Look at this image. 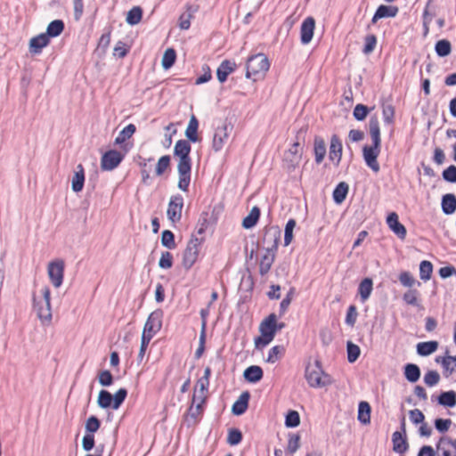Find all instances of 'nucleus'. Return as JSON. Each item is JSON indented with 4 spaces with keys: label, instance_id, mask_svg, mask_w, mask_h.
I'll return each mask as SVG.
<instances>
[{
    "label": "nucleus",
    "instance_id": "obj_1",
    "mask_svg": "<svg viewBox=\"0 0 456 456\" xmlns=\"http://www.w3.org/2000/svg\"><path fill=\"white\" fill-rule=\"evenodd\" d=\"M191 145L185 140L176 142L174 149V155L178 159V188L183 191H188L191 183V162L189 157Z\"/></svg>",
    "mask_w": 456,
    "mask_h": 456
},
{
    "label": "nucleus",
    "instance_id": "obj_2",
    "mask_svg": "<svg viewBox=\"0 0 456 456\" xmlns=\"http://www.w3.org/2000/svg\"><path fill=\"white\" fill-rule=\"evenodd\" d=\"M370 134L371 137L372 144L365 145L362 148V156L366 165L375 173L380 169L379 164L377 160L380 153V130L377 118H371L369 122Z\"/></svg>",
    "mask_w": 456,
    "mask_h": 456
},
{
    "label": "nucleus",
    "instance_id": "obj_3",
    "mask_svg": "<svg viewBox=\"0 0 456 456\" xmlns=\"http://www.w3.org/2000/svg\"><path fill=\"white\" fill-rule=\"evenodd\" d=\"M280 237L281 232L277 227H271L265 232L263 241L267 244V247L265 248L259 263V273L262 276L268 273L274 262Z\"/></svg>",
    "mask_w": 456,
    "mask_h": 456
},
{
    "label": "nucleus",
    "instance_id": "obj_4",
    "mask_svg": "<svg viewBox=\"0 0 456 456\" xmlns=\"http://www.w3.org/2000/svg\"><path fill=\"white\" fill-rule=\"evenodd\" d=\"M33 308L43 325L52 322L51 290L49 287L41 288L37 294L33 296Z\"/></svg>",
    "mask_w": 456,
    "mask_h": 456
},
{
    "label": "nucleus",
    "instance_id": "obj_5",
    "mask_svg": "<svg viewBox=\"0 0 456 456\" xmlns=\"http://www.w3.org/2000/svg\"><path fill=\"white\" fill-rule=\"evenodd\" d=\"M305 378L311 387L322 388L333 383L331 377L326 373L321 365L320 361L315 360L309 363L305 371Z\"/></svg>",
    "mask_w": 456,
    "mask_h": 456
},
{
    "label": "nucleus",
    "instance_id": "obj_6",
    "mask_svg": "<svg viewBox=\"0 0 456 456\" xmlns=\"http://www.w3.org/2000/svg\"><path fill=\"white\" fill-rule=\"evenodd\" d=\"M270 62L264 53L249 57L246 62V77L254 81L263 78L269 70Z\"/></svg>",
    "mask_w": 456,
    "mask_h": 456
},
{
    "label": "nucleus",
    "instance_id": "obj_7",
    "mask_svg": "<svg viewBox=\"0 0 456 456\" xmlns=\"http://www.w3.org/2000/svg\"><path fill=\"white\" fill-rule=\"evenodd\" d=\"M260 336L255 338L254 345L256 349L262 350L268 346L274 338L276 331L273 327V314L264 319L259 325Z\"/></svg>",
    "mask_w": 456,
    "mask_h": 456
},
{
    "label": "nucleus",
    "instance_id": "obj_8",
    "mask_svg": "<svg viewBox=\"0 0 456 456\" xmlns=\"http://www.w3.org/2000/svg\"><path fill=\"white\" fill-rule=\"evenodd\" d=\"M162 317L163 313L161 310H157L152 312L143 327L142 338H146L148 340H151V338L160 330L162 326Z\"/></svg>",
    "mask_w": 456,
    "mask_h": 456
},
{
    "label": "nucleus",
    "instance_id": "obj_9",
    "mask_svg": "<svg viewBox=\"0 0 456 456\" xmlns=\"http://www.w3.org/2000/svg\"><path fill=\"white\" fill-rule=\"evenodd\" d=\"M208 386H206L204 380L202 384H196L190 408L191 416L195 417L200 413L202 405L205 403L208 397Z\"/></svg>",
    "mask_w": 456,
    "mask_h": 456
},
{
    "label": "nucleus",
    "instance_id": "obj_10",
    "mask_svg": "<svg viewBox=\"0 0 456 456\" xmlns=\"http://www.w3.org/2000/svg\"><path fill=\"white\" fill-rule=\"evenodd\" d=\"M232 131V126L225 122L216 127L212 140V148L215 151H220L224 147Z\"/></svg>",
    "mask_w": 456,
    "mask_h": 456
},
{
    "label": "nucleus",
    "instance_id": "obj_11",
    "mask_svg": "<svg viewBox=\"0 0 456 456\" xmlns=\"http://www.w3.org/2000/svg\"><path fill=\"white\" fill-rule=\"evenodd\" d=\"M64 267L65 264L61 259H56L48 264V277L54 288H60L63 282Z\"/></svg>",
    "mask_w": 456,
    "mask_h": 456
},
{
    "label": "nucleus",
    "instance_id": "obj_12",
    "mask_svg": "<svg viewBox=\"0 0 456 456\" xmlns=\"http://www.w3.org/2000/svg\"><path fill=\"white\" fill-rule=\"evenodd\" d=\"M200 249V242L199 239H191L184 250L183 256V265L186 269H190L197 261Z\"/></svg>",
    "mask_w": 456,
    "mask_h": 456
},
{
    "label": "nucleus",
    "instance_id": "obj_13",
    "mask_svg": "<svg viewBox=\"0 0 456 456\" xmlns=\"http://www.w3.org/2000/svg\"><path fill=\"white\" fill-rule=\"evenodd\" d=\"M183 208V198L181 195H173L170 198L167 216L172 224L178 223L182 218V211Z\"/></svg>",
    "mask_w": 456,
    "mask_h": 456
},
{
    "label": "nucleus",
    "instance_id": "obj_14",
    "mask_svg": "<svg viewBox=\"0 0 456 456\" xmlns=\"http://www.w3.org/2000/svg\"><path fill=\"white\" fill-rule=\"evenodd\" d=\"M124 156L117 151H109L103 154L101 159V167L103 170L110 171L116 168L122 161Z\"/></svg>",
    "mask_w": 456,
    "mask_h": 456
},
{
    "label": "nucleus",
    "instance_id": "obj_15",
    "mask_svg": "<svg viewBox=\"0 0 456 456\" xmlns=\"http://www.w3.org/2000/svg\"><path fill=\"white\" fill-rule=\"evenodd\" d=\"M315 20L313 17L304 20L300 27V41L302 45H308L314 37Z\"/></svg>",
    "mask_w": 456,
    "mask_h": 456
},
{
    "label": "nucleus",
    "instance_id": "obj_16",
    "mask_svg": "<svg viewBox=\"0 0 456 456\" xmlns=\"http://www.w3.org/2000/svg\"><path fill=\"white\" fill-rule=\"evenodd\" d=\"M342 142L337 135H333L330 140L329 159L335 165L338 166L342 157Z\"/></svg>",
    "mask_w": 456,
    "mask_h": 456
},
{
    "label": "nucleus",
    "instance_id": "obj_17",
    "mask_svg": "<svg viewBox=\"0 0 456 456\" xmlns=\"http://www.w3.org/2000/svg\"><path fill=\"white\" fill-rule=\"evenodd\" d=\"M388 227L402 240L406 237V228L399 222L398 215L392 212L387 218Z\"/></svg>",
    "mask_w": 456,
    "mask_h": 456
},
{
    "label": "nucleus",
    "instance_id": "obj_18",
    "mask_svg": "<svg viewBox=\"0 0 456 456\" xmlns=\"http://www.w3.org/2000/svg\"><path fill=\"white\" fill-rule=\"evenodd\" d=\"M284 160L289 164V167L295 168L299 165L301 160L300 145L295 142L284 154Z\"/></svg>",
    "mask_w": 456,
    "mask_h": 456
},
{
    "label": "nucleus",
    "instance_id": "obj_19",
    "mask_svg": "<svg viewBox=\"0 0 456 456\" xmlns=\"http://www.w3.org/2000/svg\"><path fill=\"white\" fill-rule=\"evenodd\" d=\"M49 44V38L47 35L42 33L37 37H34L29 41V51L34 54L41 53L42 49Z\"/></svg>",
    "mask_w": 456,
    "mask_h": 456
},
{
    "label": "nucleus",
    "instance_id": "obj_20",
    "mask_svg": "<svg viewBox=\"0 0 456 456\" xmlns=\"http://www.w3.org/2000/svg\"><path fill=\"white\" fill-rule=\"evenodd\" d=\"M85 183V171L81 164L77 165L71 180V188L74 192L83 190Z\"/></svg>",
    "mask_w": 456,
    "mask_h": 456
},
{
    "label": "nucleus",
    "instance_id": "obj_21",
    "mask_svg": "<svg viewBox=\"0 0 456 456\" xmlns=\"http://www.w3.org/2000/svg\"><path fill=\"white\" fill-rule=\"evenodd\" d=\"M235 68L236 63L234 61L228 60L222 61L216 70V76L219 82L224 83L227 79L228 75L234 71Z\"/></svg>",
    "mask_w": 456,
    "mask_h": 456
},
{
    "label": "nucleus",
    "instance_id": "obj_22",
    "mask_svg": "<svg viewBox=\"0 0 456 456\" xmlns=\"http://www.w3.org/2000/svg\"><path fill=\"white\" fill-rule=\"evenodd\" d=\"M436 361L443 366L444 376L449 377L456 371V355L444 357L439 356L436 357Z\"/></svg>",
    "mask_w": 456,
    "mask_h": 456
},
{
    "label": "nucleus",
    "instance_id": "obj_23",
    "mask_svg": "<svg viewBox=\"0 0 456 456\" xmlns=\"http://www.w3.org/2000/svg\"><path fill=\"white\" fill-rule=\"evenodd\" d=\"M398 12V8L392 5H380L377 9L371 22L376 23L378 20L382 18L395 17Z\"/></svg>",
    "mask_w": 456,
    "mask_h": 456
},
{
    "label": "nucleus",
    "instance_id": "obj_24",
    "mask_svg": "<svg viewBox=\"0 0 456 456\" xmlns=\"http://www.w3.org/2000/svg\"><path fill=\"white\" fill-rule=\"evenodd\" d=\"M198 128H199V121L194 115H191L185 130V136L189 141L192 142H197L200 141V137L198 135Z\"/></svg>",
    "mask_w": 456,
    "mask_h": 456
},
{
    "label": "nucleus",
    "instance_id": "obj_25",
    "mask_svg": "<svg viewBox=\"0 0 456 456\" xmlns=\"http://www.w3.org/2000/svg\"><path fill=\"white\" fill-rule=\"evenodd\" d=\"M393 450L397 453H403L408 449V444L405 436L399 431H395L392 436Z\"/></svg>",
    "mask_w": 456,
    "mask_h": 456
},
{
    "label": "nucleus",
    "instance_id": "obj_26",
    "mask_svg": "<svg viewBox=\"0 0 456 456\" xmlns=\"http://www.w3.org/2000/svg\"><path fill=\"white\" fill-rule=\"evenodd\" d=\"M248 399L249 394L248 392L242 393L232 407V413L238 416L243 414L248 408Z\"/></svg>",
    "mask_w": 456,
    "mask_h": 456
},
{
    "label": "nucleus",
    "instance_id": "obj_27",
    "mask_svg": "<svg viewBox=\"0 0 456 456\" xmlns=\"http://www.w3.org/2000/svg\"><path fill=\"white\" fill-rule=\"evenodd\" d=\"M440 405L449 408L456 406V392L453 390L443 392L437 398Z\"/></svg>",
    "mask_w": 456,
    "mask_h": 456
},
{
    "label": "nucleus",
    "instance_id": "obj_28",
    "mask_svg": "<svg viewBox=\"0 0 456 456\" xmlns=\"http://www.w3.org/2000/svg\"><path fill=\"white\" fill-rule=\"evenodd\" d=\"M314 151L316 163H322L326 155V144L322 138L315 137L314 143Z\"/></svg>",
    "mask_w": 456,
    "mask_h": 456
},
{
    "label": "nucleus",
    "instance_id": "obj_29",
    "mask_svg": "<svg viewBox=\"0 0 456 456\" xmlns=\"http://www.w3.org/2000/svg\"><path fill=\"white\" fill-rule=\"evenodd\" d=\"M243 376L248 382L256 383L263 378V370L259 366L252 365L244 370Z\"/></svg>",
    "mask_w": 456,
    "mask_h": 456
},
{
    "label": "nucleus",
    "instance_id": "obj_30",
    "mask_svg": "<svg viewBox=\"0 0 456 456\" xmlns=\"http://www.w3.org/2000/svg\"><path fill=\"white\" fill-rule=\"evenodd\" d=\"M370 406L367 402H361L358 405V420L364 425L370 422Z\"/></svg>",
    "mask_w": 456,
    "mask_h": 456
},
{
    "label": "nucleus",
    "instance_id": "obj_31",
    "mask_svg": "<svg viewBox=\"0 0 456 456\" xmlns=\"http://www.w3.org/2000/svg\"><path fill=\"white\" fill-rule=\"evenodd\" d=\"M372 289L373 282L371 279L365 278L361 281L358 288V292L362 302L366 301L370 297Z\"/></svg>",
    "mask_w": 456,
    "mask_h": 456
},
{
    "label": "nucleus",
    "instance_id": "obj_32",
    "mask_svg": "<svg viewBox=\"0 0 456 456\" xmlns=\"http://www.w3.org/2000/svg\"><path fill=\"white\" fill-rule=\"evenodd\" d=\"M442 209L444 214L451 215L456 210V197L453 194H445L442 199Z\"/></svg>",
    "mask_w": 456,
    "mask_h": 456
},
{
    "label": "nucleus",
    "instance_id": "obj_33",
    "mask_svg": "<svg viewBox=\"0 0 456 456\" xmlns=\"http://www.w3.org/2000/svg\"><path fill=\"white\" fill-rule=\"evenodd\" d=\"M437 347L436 341L420 342L417 345V353L419 355L427 356L436 352Z\"/></svg>",
    "mask_w": 456,
    "mask_h": 456
},
{
    "label": "nucleus",
    "instance_id": "obj_34",
    "mask_svg": "<svg viewBox=\"0 0 456 456\" xmlns=\"http://www.w3.org/2000/svg\"><path fill=\"white\" fill-rule=\"evenodd\" d=\"M64 29V23L61 20H55L50 22L47 26L46 32L48 38L55 37L61 34Z\"/></svg>",
    "mask_w": 456,
    "mask_h": 456
},
{
    "label": "nucleus",
    "instance_id": "obj_35",
    "mask_svg": "<svg viewBox=\"0 0 456 456\" xmlns=\"http://www.w3.org/2000/svg\"><path fill=\"white\" fill-rule=\"evenodd\" d=\"M404 376L409 382L414 383L420 377V370L416 364L408 363L404 367Z\"/></svg>",
    "mask_w": 456,
    "mask_h": 456
},
{
    "label": "nucleus",
    "instance_id": "obj_36",
    "mask_svg": "<svg viewBox=\"0 0 456 456\" xmlns=\"http://www.w3.org/2000/svg\"><path fill=\"white\" fill-rule=\"evenodd\" d=\"M260 210L257 207H253L249 214L243 219L242 226L246 229L254 227L259 218Z\"/></svg>",
    "mask_w": 456,
    "mask_h": 456
},
{
    "label": "nucleus",
    "instance_id": "obj_37",
    "mask_svg": "<svg viewBox=\"0 0 456 456\" xmlns=\"http://www.w3.org/2000/svg\"><path fill=\"white\" fill-rule=\"evenodd\" d=\"M284 353L285 347L283 346H274L269 350L265 362L268 363H275L282 357Z\"/></svg>",
    "mask_w": 456,
    "mask_h": 456
},
{
    "label": "nucleus",
    "instance_id": "obj_38",
    "mask_svg": "<svg viewBox=\"0 0 456 456\" xmlns=\"http://www.w3.org/2000/svg\"><path fill=\"white\" fill-rule=\"evenodd\" d=\"M136 128L135 126L133 124L127 125L126 127H124L118 136L115 139V144H122L124 143L127 139L132 137V135L134 134Z\"/></svg>",
    "mask_w": 456,
    "mask_h": 456
},
{
    "label": "nucleus",
    "instance_id": "obj_39",
    "mask_svg": "<svg viewBox=\"0 0 456 456\" xmlns=\"http://www.w3.org/2000/svg\"><path fill=\"white\" fill-rule=\"evenodd\" d=\"M348 192V185L346 183H340L333 191V200L336 203H342Z\"/></svg>",
    "mask_w": 456,
    "mask_h": 456
},
{
    "label": "nucleus",
    "instance_id": "obj_40",
    "mask_svg": "<svg viewBox=\"0 0 456 456\" xmlns=\"http://www.w3.org/2000/svg\"><path fill=\"white\" fill-rule=\"evenodd\" d=\"M176 59V53L175 51L173 48H168L165 51L162 60H161V65L164 69H170Z\"/></svg>",
    "mask_w": 456,
    "mask_h": 456
},
{
    "label": "nucleus",
    "instance_id": "obj_41",
    "mask_svg": "<svg viewBox=\"0 0 456 456\" xmlns=\"http://www.w3.org/2000/svg\"><path fill=\"white\" fill-rule=\"evenodd\" d=\"M436 53L440 57L448 56L452 51L451 43L446 39H442L436 42L435 46Z\"/></svg>",
    "mask_w": 456,
    "mask_h": 456
},
{
    "label": "nucleus",
    "instance_id": "obj_42",
    "mask_svg": "<svg viewBox=\"0 0 456 456\" xmlns=\"http://www.w3.org/2000/svg\"><path fill=\"white\" fill-rule=\"evenodd\" d=\"M97 403L102 409L112 407V395L106 390H101L98 395Z\"/></svg>",
    "mask_w": 456,
    "mask_h": 456
},
{
    "label": "nucleus",
    "instance_id": "obj_43",
    "mask_svg": "<svg viewBox=\"0 0 456 456\" xmlns=\"http://www.w3.org/2000/svg\"><path fill=\"white\" fill-rule=\"evenodd\" d=\"M142 9L138 6L132 8L126 15V22L129 25H136L142 20Z\"/></svg>",
    "mask_w": 456,
    "mask_h": 456
},
{
    "label": "nucleus",
    "instance_id": "obj_44",
    "mask_svg": "<svg viewBox=\"0 0 456 456\" xmlns=\"http://www.w3.org/2000/svg\"><path fill=\"white\" fill-rule=\"evenodd\" d=\"M433 272V265L429 261H422L419 265V276L424 281H428Z\"/></svg>",
    "mask_w": 456,
    "mask_h": 456
},
{
    "label": "nucleus",
    "instance_id": "obj_45",
    "mask_svg": "<svg viewBox=\"0 0 456 456\" xmlns=\"http://www.w3.org/2000/svg\"><path fill=\"white\" fill-rule=\"evenodd\" d=\"M296 227V221L294 219H289L285 226L284 231V245L289 246L293 240V231Z\"/></svg>",
    "mask_w": 456,
    "mask_h": 456
},
{
    "label": "nucleus",
    "instance_id": "obj_46",
    "mask_svg": "<svg viewBox=\"0 0 456 456\" xmlns=\"http://www.w3.org/2000/svg\"><path fill=\"white\" fill-rule=\"evenodd\" d=\"M300 424V416L297 411H289L286 415L285 426L287 428H296Z\"/></svg>",
    "mask_w": 456,
    "mask_h": 456
},
{
    "label": "nucleus",
    "instance_id": "obj_47",
    "mask_svg": "<svg viewBox=\"0 0 456 456\" xmlns=\"http://www.w3.org/2000/svg\"><path fill=\"white\" fill-rule=\"evenodd\" d=\"M300 447V436L296 434L289 435L287 452L290 454L295 453Z\"/></svg>",
    "mask_w": 456,
    "mask_h": 456
},
{
    "label": "nucleus",
    "instance_id": "obj_48",
    "mask_svg": "<svg viewBox=\"0 0 456 456\" xmlns=\"http://www.w3.org/2000/svg\"><path fill=\"white\" fill-rule=\"evenodd\" d=\"M127 395V391L125 388L118 389L114 395H112V408L117 410L125 401Z\"/></svg>",
    "mask_w": 456,
    "mask_h": 456
},
{
    "label": "nucleus",
    "instance_id": "obj_49",
    "mask_svg": "<svg viewBox=\"0 0 456 456\" xmlns=\"http://www.w3.org/2000/svg\"><path fill=\"white\" fill-rule=\"evenodd\" d=\"M347 359L349 362H354L360 355V347L352 342H347Z\"/></svg>",
    "mask_w": 456,
    "mask_h": 456
},
{
    "label": "nucleus",
    "instance_id": "obj_50",
    "mask_svg": "<svg viewBox=\"0 0 456 456\" xmlns=\"http://www.w3.org/2000/svg\"><path fill=\"white\" fill-rule=\"evenodd\" d=\"M161 243L169 249L174 248L175 243L173 232L168 230L164 231L161 235Z\"/></svg>",
    "mask_w": 456,
    "mask_h": 456
},
{
    "label": "nucleus",
    "instance_id": "obj_51",
    "mask_svg": "<svg viewBox=\"0 0 456 456\" xmlns=\"http://www.w3.org/2000/svg\"><path fill=\"white\" fill-rule=\"evenodd\" d=\"M242 440V434L239 429L232 428L228 432L227 442L230 445H237Z\"/></svg>",
    "mask_w": 456,
    "mask_h": 456
},
{
    "label": "nucleus",
    "instance_id": "obj_52",
    "mask_svg": "<svg viewBox=\"0 0 456 456\" xmlns=\"http://www.w3.org/2000/svg\"><path fill=\"white\" fill-rule=\"evenodd\" d=\"M169 165H170V157L167 155L162 156L157 163L156 169H155L156 175H161L167 169Z\"/></svg>",
    "mask_w": 456,
    "mask_h": 456
},
{
    "label": "nucleus",
    "instance_id": "obj_53",
    "mask_svg": "<svg viewBox=\"0 0 456 456\" xmlns=\"http://www.w3.org/2000/svg\"><path fill=\"white\" fill-rule=\"evenodd\" d=\"M450 448L451 452H456V439L448 436H442L436 444V448Z\"/></svg>",
    "mask_w": 456,
    "mask_h": 456
},
{
    "label": "nucleus",
    "instance_id": "obj_54",
    "mask_svg": "<svg viewBox=\"0 0 456 456\" xmlns=\"http://www.w3.org/2000/svg\"><path fill=\"white\" fill-rule=\"evenodd\" d=\"M440 380V375L436 370H429L424 376V382L428 387L436 386Z\"/></svg>",
    "mask_w": 456,
    "mask_h": 456
},
{
    "label": "nucleus",
    "instance_id": "obj_55",
    "mask_svg": "<svg viewBox=\"0 0 456 456\" xmlns=\"http://www.w3.org/2000/svg\"><path fill=\"white\" fill-rule=\"evenodd\" d=\"M173 265V256L171 253L166 251L161 254L160 259L159 261V265L163 269H169Z\"/></svg>",
    "mask_w": 456,
    "mask_h": 456
},
{
    "label": "nucleus",
    "instance_id": "obj_56",
    "mask_svg": "<svg viewBox=\"0 0 456 456\" xmlns=\"http://www.w3.org/2000/svg\"><path fill=\"white\" fill-rule=\"evenodd\" d=\"M368 112L369 110L365 105L357 104L354 109L353 115L355 119L362 121L367 117Z\"/></svg>",
    "mask_w": 456,
    "mask_h": 456
},
{
    "label": "nucleus",
    "instance_id": "obj_57",
    "mask_svg": "<svg viewBox=\"0 0 456 456\" xmlns=\"http://www.w3.org/2000/svg\"><path fill=\"white\" fill-rule=\"evenodd\" d=\"M86 430L88 433H94L100 428V420L95 416H91L86 422Z\"/></svg>",
    "mask_w": 456,
    "mask_h": 456
},
{
    "label": "nucleus",
    "instance_id": "obj_58",
    "mask_svg": "<svg viewBox=\"0 0 456 456\" xmlns=\"http://www.w3.org/2000/svg\"><path fill=\"white\" fill-rule=\"evenodd\" d=\"M409 418H410V420L414 425H419V424L422 423L425 419L424 414L419 409L411 410L409 411Z\"/></svg>",
    "mask_w": 456,
    "mask_h": 456
},
{
    "label": "nucleus",
    "instance_id": "obj_59",
    "mask_svg": "<svg viewBox=\"0 0 456 456\" xmlns=\"http://www.w3.org/2000/svg\"><path fill=\"white\" fill-rule=\"evenodd\" d=\"M376 44H377V39L374 35H370V36L366 37L363 53L365 54L370 53L374 50Z\"/></svg>",
    "mask_w": 456,
    "mask_h": 456
},
{
    "label": "nucleus",
    "instance_id": "obj_60",
    "mask_svg": "<svg viewBox=\"0 0 456 456\" xmlns=\"http://www.w3.org/2000/svg\"><path fill=\"white\" fill-rule=\"evenodd\" d=\"M403 300L411 305H416L418 304V291L415 289L408 290L403 295Z\"/></svg>",
    "mask_w": 456,
    "mask_h": 456
},
{
    "label": "nucleus",
    "instance_id": "obj_61",
    "mask_svg": "<svg viewBox=\"0 0 456 456\" xmlns=\"http://www.w3.org/2000/svg\"><path fill=\"white\" fill-rule=\"evenodd\" d=\"M113 378L109 370H102L99 374V383L103 387H108L112 384Z\"/></svg>",
    "mask_w": 456,
    "mask_h": 456
},
{
    "label": "nucleus",
    "instance_id": "obj_62",
    "mask_svg": "<svg viewBox=\"0 0 456 456\" xmlns=\"http://www.w3.org/2000/svg\"><path fill=\"white\" fill-rule=\"evenodd\" d=\"M192 14L190 12L183 13L179 18V27L181 29H188L191 26Z\"/></svg>",
    "mask_w": 456,
    "mask_h": 456
},
{
    "label": "nucleus",
    "instance_id": "obj_63",
    "mask_svg": "<svg viewBox=\"0 0 456 456\" xmlns=\"http://www.w3.org/2000/svg\"><path fill=\"white\" fill-rule=\"evenodd\" d=\"M443 177L444 180L451 182V183H456V167L455 166H450L443 172Z\"/></svg>",
    "mask_w": 456,
    "mask_h": 456
},
{
    "label": "nucleus",
    "instance_id": "obj_64",
    "mask_svg": "<svg viewBox=\"0 0 456 456\" xmlns=\"http://www.w3.org/2000/svg\"><path fill=\"white\" fill-rule=\"evenodd\" d=\"M400 282L405 287H412L415 280L408 272H403L399 276Z\"/></svg>",
    "mask_w": 456,
    "mask_h": 456
}]
</instances>
